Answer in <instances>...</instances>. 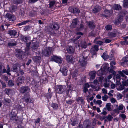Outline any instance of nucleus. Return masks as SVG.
Wrapping results in <instances>:
<instances>
[{"label": "nucleus", "mask_w": 128, "mask_h": 128, "mask_svg": "<svg viewBox=\"0 0 128 128\" xmlns=\"http://www.w3.org/2000/svg\"><path fill=\"white\" fill-rule=\"evenodd\" d=\"M30 87L27 86H22L19 89L20 92L22 94H30L29 92L30 91Z\"/></svg>", "instance_id": "obj_6"}, {"label": "nucleus", "mask_w": 128, "mask_h": 128, "mask_svg": "<svg viewBox=\"0 0 128 128\" xmlns=\"http://www.w3.org/2000/svg\"><path fill=\"white\" fill-rule=\"evenodd\" d=\"M41 58L40 56H36L33 58V60L34 62L36 63H40Z\"/></svg>", "instance_id": "obj_35"}, {"label": "nucleus", "mask_w": 128, "mask_h": 128, "mask_svg": "<svg viewBox=\"0 0 128 128\" xmlns=\"http://www.w3.org/2000/svg\"><path fill=\"white\" fill-rule=\"evenodd\" d=\"M24 77L23 76H21L18 78V83L17 85L18 86H19V84H22L24 82Z\"/></svg>", "instance_id": "obj_28"}, {"label": "nucleus", "mask_w": 128, "mask_h": 128, "mask_svg": "<svg viewBox=\"0 0 128 128\" xmlns=\"http://www.w3.org/2000/svg\"><path fill=\"white\" fill-rule=\"evenodd\" d=\"M31 28V27L29 26H26L24 28V30L25 31H28Z\"/></svg>", "instance_id": "obj_49"}, {"label": "nucleus", "mask_w": 128, "mask_h": 128, "mask_svg": "<svg viewBox=\"0 0 128 128\" xmlns=\"http://www.w3.org/2000/svg\"><path fill=\"white\" fill-rule=\"evenodd\" d=\"M39 46V43L38 42H32L31 44V47L33 49L36 50L37 49Z\"/></svg>", "instance_id": "obj_18"}, {"label": "nucleus", "mask_w": 128, "mask_h": 128, "mask_svg": "<svg viewBox=\"0 0 128 128\" xmlns=\"http://www.w3.org/2000/svg\"><path fill=\"white\" fill-rule=\"evenodd\" d=\"M97 39V38H96L94 39V42L96 44L100 45H101L103 44V43L100 40H96Z\"/></svg>", "instance_id": "obj_45"}, {"label": "nucleus", "mask_w": 128, "mask_h": 128, "mask_svg": "<svg viewBox=\"0 0 128 128\" xmlns=\"http://www.w3.org/2000/svg\"><path fill=\"white\" fill-rule=\"evenodd\" d=\"M24 0H13V2L14 4H21L23 2Z\"/></svg>", "instance_id": "obj_38"}, {"label": "nucleus", "mask_w": 128, "mask_h": 128, "mask_svg": "<svg viewBox=\"0 0 128 128\" xmlns=\"http://www.w3.org/2000/svg\"><path fill=\"white\" fill-rule=\"evenodd\" d=\"M79 22V21L77 18L73 19L72 21L70 26L72 28H74L76 27L78 24Z\"/></svg>", "instance_id": "obj_14"}, {"label": "nucleus", "mask_w": 128, "mask_h": 128, "mask_svg": "<svg viewBox=\"0 0 128 128\" xmlns=\"http://www.w3.org/2000/svg\"><path fill=\"white\" fill-rule=\"evenodd\" d=\"M31 72L32 75L34 77L36 76L38 73V72L36 70H35L34 71H32Z\"/></svg>", "instance_id": "obj_51"}, {"label": "nucleus", "mask_w": 128, "mask_h": 128, "mask_svg": "<svg viewBox=\"0 0 128 128\" xmlns=\"http://www.w3.org/2000/svg\"><path fill=\"white\" fill-rule=\"evenodd\" d=\"M51 89L50 88L48 89V93H47V96L49 98H51L52 95V93L51 92Z\"/></svg>", "instance_id": "obj_37"}, {"label": "nucleus", "mask_w": 128, "mask_h": 128, "mask_svg": "<svg viewBox=\"0 0 128 128\" xmlns=\"http://www.w3.org/2000/svg\"><path fill=\"white\" fill-rule=\"evenodd\" d=\"M50 61H54L56 63L61 64L62 63V60L60 56H51Z\"/></svg>", "instance_id": "obj_7"}, {"label": "nucleus", "mask_w": 128, "mask_h": 128, "mask_svg": "<svg viewBox=\"0 0 128 128\" xmlns=\"http://www.w3.org/2000/svg\"><path fill=\"white\" fill-rule=\"evenodd\" d=\"M88 24L89 28L92 30H94L96 27V24L93 21L88 22Z\"/></svg>", "instance_id": "obj_20"}, {"label": "nucleus", "mask_w": 128, "mask_h": 128, "mask_svg": "<svg viewBox=\"0 0 128 128\" xmlns=\"http://www.w3.org/2000/svg\"><path fill=\"white\" fill-rule=\"evenodd\" d=\"M122 84L124 86H128V82L127 81H122Z\"/></svg>", "instance_id": "obj_60"}, {"label": "nucleus", "mask_w": 128, "mask_h": 128, "mask_svg": "<svg viewBox=\"0 0 128 128\" xmlns=\"http://www.w3.org/2000/svg\"><path fill=\"white\" fill-rule=\"evenodd\" d=\"M111 106V104L110 103H108L106 105V107L108 111H111L112 110Z\"/></svg>", "instance_id": "obj_39"}, {"label": "nucleus", "mask_w": 128, "mask_h": 128, "mask_svg": "<svg viewBox=\"0 0 128 128\" xmlns=\"http://www.w3.org/2000/svg\"><path fill=\"white\" fill-rule=\"evenodd\" d=\"M11 92V90L9 88H6L5 90V92L8 95Z\"/></svg>", "instance_id": "obj_52"}, {"label": "nucleus", "mask_w": 128, "mask_h": 128, "mask_svg": "<svg viewBox=\"0 0 128 128\" xmlns=\"http://www.w3.org/2000/svg\"><path fill=\"white\" fill-rule=\"evenodd\" d=\"M30 21V20H27L26 21H24L23 22H22L18 24V25L19 26H20L22 25H23L24 24H26L28 22H29Z\"/></svg>", "instance_id": "obj_41"}, {"label": "nucleus", "mask_w": 128, "mask_h": 128, "mask_svg": "<svg viewBox=\"0 0 128 128\" xmlns=\"http://www.w3.org/2000/svg\"><path fill=\"white\" fill-rule=\"evenodd\" d=\"M78 123V122L76 120H73L72 121L71 124L72 126H76Z\"/></svg>", "instance_id": "obj_55"}, {"label": "nucleus", "mask_w": 128, "mask_h": 128, "mask_svg": "<svg viewBox=\"0 0 128 128\" xmlns=\"http://www.w3.org/2000/svg\"><path fill=\"white\" fill-rule=\"evenodd\" d=\"M125 88L124 86L122 84H121L119 87V89L120 90H122Z\"/></svg>", "instance_id": "obj_63"}, {"label": "nucleus", "mask_w": 128, "mask_h": 128, "mask_svg": "<svg viewBox=\"0 0 128 128\" xmlns=\"http://www.w3.org/2000/svg\"><path fill=\"white\" fill-rule=\"evenodd\" d=\"M102 57L104 60L109 58L110 60H112L114 58V55L112 53L110 54L109 55L106 54V52H104L102 56Z\"/></svg>", "instance_id": "obj_10"}, {"label": "nucleus", "mask_w": 128, "mask_h": 128, "mask_svg": "<svg viewBox=\"0 0 128 128\" xmlns=\"http://www.w3.org/2000/svg\"><path fill=\"white\" fill-rule=\"evenodd\" d=\"M118 73L119 74L120 76H121L123 78H123L122 79L124 80L126 78V76L124 74V73L122 71H120L118 72Z\"/></svg>", "instance_id": "obj_44"}, {"label": "nucleus", "mask_w": 128, "mask_h": 128, "mask_svg": "<svg viewBox=\"0 0 128 128\" xmlns=\"http://www.w3.org/2000/svg\"><path fill=\"white\" fill-rule=\"evenodd\" d=\"M114 76H116V85H119L120 84V76L119 74H117L115 75H114Z\"/></svg>", "instance_id": "obj_23"}, {"label": "nucleus", "mask_w": 128, "mask_h": 128, "mask_svg": "<svg viewBox=\"0 0 128 128\" xmlns=\"http://www.w3.org/2000/svg\"><path fill=\"white\" fill-rule=\"evenodd\" d=\"M79 46H81L82 48H86L87 47V44L84 41H82L79 44Z\"/></svg>", "instance_id": "obj_29"}, {"label": "nucleus", "mask_w": 128, "mask_h": 128, "mask_svg": "<svg viewBox=\"0 0 128 128\" xmlns=\"http://www.w3.org/2000/svg\"><path fill=\"white\" fill-rule=\"evenodd\" d=\"M105 28L107 30H110L112 28V26L111 25H108L105 26Z\"/></svg>", "instance_id": "obj_50"}, {"label": "nucleus", "mask_w": 128, "mask_h": 128, "mask_svg": "<svg viewBox=\"0 0 128 128\" xmlns=\"http://www.w3.org/2000/svg\"><path fill=\"white\" fill-rule=\"evenodd\" d=\"M10 118L12 120L17 121L15 113L14 112H11L10 114Z\"/></svg>", "instance_id": "obj_22"}, {"label": "nucleus", "mask_w": 128, "mask_h": 128, "mask_svg": "<svg viewBox=\"0 0 128 128\" xmlns=\"http://www.w3.org/2000/svg\"><path fill=\"white\" fill-rule=\"evenodd\" d=\"M109 35L112 37H114L116 36V34L115 33L111 32L109 34Z\"/></svg>", "instance_id": "obj_64"}, {"label": "nucleus", "mask_w": 128, "mask_h": 128, "mask_svg": "<svg viewBox=\"0 0 128 128\" xmlns=\"http://www.w3.org/2000/svg\"><path fill=\"white\" fill-rule=\"evenodd\" d=\"M123 6L125 8H128V0H124Z\"/></svg>", "instance_id": "obj_42"}, {"label": "nucleus", "mask_w": 128, "mask_h": 128, "mask_svg": "<svg viewBox=\"0 0 128 128\" xmlns=\"http://www.w3.org/2000/svg\"><path fill=\"white\" fill-rule=\"evenodd\" d=\"M96 73V71L94 70L90 72L89 75L90 76V79H94L95 78Z\"/></svg>", "instance_id": "obj_24"}, {"label": "nucleus", "mask_w": 128, "mask_h": 128, "mask_svg": "<svg viewBox=\"0 0 128 128\" xmlns=\"http://www.w3.org/2000/svg\"><path fill=\"white\" fill-rule=\"evenodd\" d=\"M10 69L8 64L7 65V70L5 68L3 64H2L0 65V76L2 75L3 73H6L8 75L10 76L11 74L10 73Z\"/></svg>", "instance_id": "obj_3"}, {"label": "nucleus", "mask_w": 128, "mask_h": 128, "mask_svg": "<svg viewBox=\"0 0 128 128\" xmlns=\"http://www.w3.org/2000/svg\"><path fill=\"white\" fill-rule=\"evenodd\" d=\"M4 100L5 102V104L7 106H8V104H6L7 103H9L10 102L11 100L10 99L7 98H4Z\"/></svg>", "instance_id": "obj_46"}, {"label": "nucleus", "mask_w": 128, "mask_h": 128, "mask_svg": "<svg viewBox=\"0 0 128 128\" xmlns=\"http://www.w3.org/2000/svg\"><path fill=\"white\" fill-rule=\"evenodd\" d=\"M17 31L14 30H10L8 32V34L11 36H14L17 34Z\"/></svg>", "instance_id": "obj_26"}, {"label": "nucleus", "mask_w": 128, "mask_h": 128, "mask_svg": "<svg viewBox=\"0 0 128 128\" xmlns=\"http://www.w3.org/2000/svg\"><path fill=\"white\" fill-rule=\"evenodd\" d=\"M30 94H25L24 97L23 98V101L26 103H28L30 100Z\"/></svg>", "instance_id": "obj_21"}, {"label": "nucleus", "mask_w": 128, "mask_h": 128, "mask_svg": "<svg viewBox=\"0 0 128 128\" xmlns=\"http://www.w3.org/2000/svg\"><path fill=\"white\" fill-rule=\"evenodd\" d=\"M5 17L7 18L9 20L12 22L14 21L16 19V18L14 16L8 13L6 14Z\"/></svg>", "instance_id": "obj_15"}, {"label": "nucleus", "mask_w": 128, "mask_h": 128, "mask_svg": "<svg viewBox=\"0 0 128 128\" xmlns=\"http://www.w3.org/2000/svg\"><path fill=\"white\" fill-rule=\"evenodd\" d=\"M71 12L73 13L79 14L80 12V10L78 8H71Z\"/></svg>", "instance_id": "obj_31"}, {"label": "nucleus", "mask_w": 128, "mask_h": 128, "mask_svg": "<svg viewBox=\"0 0 128 128\" xmlns=\"http://www.w3.org/2000/svg\"><path fill=\"white\" fill-rule=\"evenodd\" d=\"M74 58L73 56L72 55H68L66 57V60L68 63L72 62Z\"/></svg>", "instance_id": "obj_25"}, {"label": "nucleus", "mask_w": 128, "mask_h": 128, "mask_svg": "<svg viewBox=\"0 0 128 128\" xmlns=\"http://www.w3.org/2000/svg\"><path fill=\"white\" fill-rule=\"evenodd\" d=\"M30 38L29 36H22L21 37V40H22L25 42H26L30 40Z\"/></svg>", "instance_id": "obj_19"}, {"label": "nucleus", "mask_w": 128, "mask_h": 128, "mask_svg": "<svg viewBox=\"0 0 128 128\" xmlns=\"http://www.w3.org/2000/svg\"><path fill=\"white\" fill-rule=\"evenodd\" d=\"M16 44V42L14 40H12L8 43V46L11 47L12 46H15Z\"/></svg>", "instance_id": "obj_34"}, {"label": "nucleus", "mask_w": 128, "mask_h": 128, "mask_svg": "<svg viewBox=\"0 0 128 128\" xmlns=\"http://www.w3.org/2000/svg\"><path fill=\"white\" fill-rule=\"evenodd\" d=\"M110 60L111 62L110 63V66L107 68V70L110 72L112 73L114 75H115L116 72L113 70V69L116 68L115 66H113V65H115L116 64V61L114 60V58L112 60Z\"/></svg>", "instance_id": "obj_5"}, {"label": "nucleus", "mask_w": 128, "mask_h": 128, "mask_svg": "<svg viewBox=\"0 0 128 128\" xmlns=\"http://www.w3.org/2000/svg\"><path fill=\"white\" fill-rule=\"evenodd\" d=\"M18 66L16 64L14 65L11 68V70L13 72L18 73L19 71V70L18 68Z\"/></svg>", "instance_id": "obj_32"}, {"label": "nucleus", "mask_w": 128, "mask_h": 128, "mask_svg": "<svg viewBox=\"0 0 128 128\" xmlns=\"http://www.w3.org/2000/svg\"><path fill=\"white\" fill-rule=\"evenodd\" d=\"M122 61L127 62H128V56H126L122 58Z\"/></svg>", "instance_id": "obj_56"}, {"label": "nucleus", "mask_w": 128, "mask_h": 128, "mask_svg": "<svg viewBox=\"0 0 128 128\" xmlns=\"http://www.w3.org/2000/svg\"><path fill=\"white\" fill-rule=\"evenodd\" d=\"M16 108L18 110H22L24 107L19 104H18L16 106Z\"/></svg>", "instance_id": "obj_48"}, {"label": "nucleus", "mask_w": 128, "mask_h": 128, "mask_svg": "<svg viewBox=\"0 0 128 128\" xmlns=\"http://www.w3.org/2000/svg\"><path fill=\"white\" fill-rule=\"evenodd\" d=\"M120 64H121L122 66H126L128 64L127 62H125L124 61H123L122 62H121Z\"/></svg>", "instance_id": "obj_61"}, {"label": "nucleus", "mask_w": 128, "mask_h": 128, "mask_svg": "<svg viewBox=\"0 0 128 128\" xmlns=\"http://www.w3.org/2000/svg\"><path fill=\"white\" fill-rule=\"evenodd\" d=\"M120 14L119 16L116 18L114 22L115 24H120L122 20L123 16L125 15L128 14V13L126 10H124L121 11Z\"/></svg>", "instance_id": "obj_2"}, {"label": "nucleus", "mask_w": 128, "mask_h": 128, "mask_svg": "<svg viewBox=\"0 0 128 128\" xmlns=\"http://www.w3.org/2000/svg\"><path fill=\"white\" fill-rule=\"evenodd\" d=\"M76 100L77 102L80 103L84 104V101L82 97H78L76 98Z\"/></svg>", "instance_id": "obj_36"}, {"label": "nucleus", "mask_w": 128, "mask_h": 128, "mask_svg": "<svg viewBox=\"0 0 128 128\" xmlns=\"http://www.w3.org/2000/svg\"><path fill=\"white\" fill-rule=\"evenodd\" d=\"M8 84L10 86H12L14 85V84L11 80H10L8 82Z\"/></svg>", "instance_id": "obj_54"}, {"label": "nucleus", "mask_w": 128, "mask_h": 128, "mask_svg": "<svg viewBox=\"0 0 128 128\" xmlns=\"http://www.w3.org/2000/svg\"><path fill=\"white\" fill-rule=\"evenodd\" d=\"M0 82L2 84V87L4 88L6 87V85L5 83L2 82L1 80H0Z\"/></svg>", "instance_id": "obj_62"}, {"label": "nucleus", "mask_w": 128, "mask_h": 128, "mask_svg": "<svg viewBox=\"0 0 128 128\" xmlns=\"http://www.w3.org/2000/svg\"><path fill=\"white\" fill-rule=\"evenodd\" d=\"M67 52L70 54H72L74 51V46H70L67 49Z\"/></svg>", "instance_id": "obj_27"}, {"label": "nucleus", "mask_w": 128, "mask_h": 128, "mask_svg": "<svg viewBox=\"0 0 128 128\" xmlns=\"http://www.w3.org/2000/svg\"><path fill=\"white\" fill-rule=\"evenodd\" d=\"M55 2L56 1L54 0L50 2L49 4V8H52L54 5L55 4Z\"/></svg>", "instance_id": "obj_43"}, {"label": "nucleus", "mask_w": 128, "mask_h": 128, "mask_svg": "<svg viewBox=\"0 0 128 128\" xmlns=\"http://www.w3.org/2000/svg\"><path fill=\"white\" fill-rule=\"evenodd\" d=\"M56 91L57 93L59 94H61L64 91V89L63 88L62 86L59 85L57 86Z\"/></svg>", "instance_id": "obj_17"}, {"label": "nucleus", "mask_w": 128, "mask_h": 128, "mask_svg": "<svg viewBox=\"0 0 128 128\" xmlns=\"http://www.w3.org/2000/svg\"><path fill=\"white\" fill-rule=\"evenodd\" d=\"M85 53L83 52L82 54H81L79 57V62L80 64L82 66H85L86 65V60L88 58V56H86Z\"/></svg>", "instance_id": "obj_4"}, {"label": "nucleus", "mask_w": 128, "mask_h": 128, "mask_svg": "<svg viewBox=\"0 0 128 128\" xmlns=\"http://www.w3.org/2000/svg\"><path fill=\"white\" fill-rule=\"evenodd\" d=\"M16 54L17 58L20 59H22L24 57V52L20 50H18Z\"/></svg>", "instance_id": "obj_11"}, {"label": "nucleus", "mask_w": 128, "mask_h": 128, "mask_svg": "<svg viewBox=\"0 0 128 128\" xmlns=\"http://www.w3.org/2000/svg\"><path fill=\"white\" fill-rule=\"evenodd\" d=\"M112 13V11L110 10H105L102 13V16L106 18L110 16L111 14Z\"/></svg>", "instance_id": "obj_12"}, {"label": "nucleus", "mask_w": 128, "mask_h": 128, "mask_svg": "<svg viewBox=\"0 0 128 128\" xmlns=\"http://www.w3.org/2000/svg\"><path fill=\"white\" fill-rule=\"evenodd\" d=\"M108 98V96L106 94H105L104 96H102V100L104 101H106L107 100V99Z\"/></svg>", "instance_id": "obj_57"}, {"label": "nucleus", "mask_w": 128, "mask_h": 128, "mask_svg": "<svg viewBox=\"0 0 128 128\" xmlns=\"http://www.w3.org/2000/svg\"><path fill=\"white\" fill-rule=\"evenodd\" d=\"M106 118H107V119L108 121L110 122L112 120L113 117L111 115L108 114V116H106Z\"/></svg>", "instance_id": "obj_47"}, {"label": "nucleus", "mask_w": 128, "mask_h": 128, "mask_svg": "<svg viewBox=\"0 0 128 128\" xmlns=\"http://www.w3.org/2000/svg\"><path fill=\"white\" fill-rule=\"evenodd\" d=\"M10 12H15L17 9V6H12L9 8Z\"/></svg>", "instance_id": "obj_33"}, {"label": "nucleus", "mask_w": 128, "mask_h": 128, "mask_svg": "<svg viewBox=\"0 0 128 128\" xmlns=\"http://www.w3.org/2000/svg\"><path fill=\"white\" fill-rule=\"evenodd\" d=\"M89 35L90 36H96L95 32L93 31L91 32L89 34Z\"/></svg>", "instance_id": "obj_59"}, {"label": "nucleus", "mask_w": 128, "mask_h": 128, "mask_svg": "<svg viewBox=\"0 0 128 128\" xmlns=\"http://www.w3.org/2000/svg\"><path fill=\"white\" fill-rule=\"evenodd\" d=\"M112 9L116 10H121V7L119 4H115L113 6Z\"/></svg>", "instance_id": "obj_30"}, {"label": "nucleus", "mask_w": 128, "mask_h": 128, "mask_svg": "<svg viewBox=\"0 0 128 128\" xmlns=\"http://www.w3.org/2000/svg\"><path fill=\"white\" fill-rule=\"evenodd\" d=\"M101 10V7L98 5L95 6L92 10V11L94 13L96 14L100 12Z\"/></svg>", "instance_id": "obj_16"}, {"label": "nucleus", "mask_w": 128, "mask_h": 128, "mask_svg": "<svg viewBox=\"0 0 128 128\" xmlns=\"http://www.w3.org/2000/svg\"><path fill=\"white\" fill-rule=\"evenodd\" d=\"M51 106L54 110H57L58 108V105L56 103H53L51 104Z\"/></svg>", "instance_id": "obj_40"}, {"label": "nucleus", "mask_w": 128, "mask_h": 128, "mask_svg": "<svg viewBox=\"0 0 128 128\" xmlns=\"http://www.w3.org/2000/svg\"><path fill=\"white\" fill-rule=\"evenodd\" d=\"M98 50V46L97 45H95L92 46L90 50L91 54L92 55V57L95 56H96V52Z\"/></svg>", "instance_id": "obj_8"}, {"label": "nucleus", "mask_w": 128, "mask_h": 128, "mask_svg": "<svg viewBox=\"0 0 128 128\" xmlns=\"http://www.w3.org/2000/svg\"><path fill=\"white\" fill-rule=\"evenodd\" d=\"M66 103L67 104H72L74 102V101L71 100H68L66 101Z\"/></svg>", "instance_id": "obj_53"}, {"label": "nucleus", "mask_w": 128, "mask_h": 128, "mask_svg": "<svg viewBox=\"0 0 128 128\" xmlns=\"http://www.w3.org/2000/svg\"><path fill=\"white\" fill-rule=\"evenodd\" d=\"M60 70L63 75L65 76L67 75L68 70L66 66L64 65H62L61 66Z\"/></svg>", "instance_id": "obj_13"}, {"label": "nucleus", "mask_w": 128, "mask_h": 128, "mask_svg": "<svg viewBox=\"0 0 128 128\" xmlns=\"http://www.w3.org/2000/svg\"><path fill=\"white\" fill-rule=\"evenodd\" d=\"M30 49V47H26L25 49V52L26 54H29Z\"/></svg>", "instance_id": "obj_58"}, {"label": "nucleus", "mask_w": 128, "mask_h": 128, "mask_svg": "<svg viewBox=\"0 0 128 128\" xmlns=\"http://www.w3.org/2000/svg\"><path fill=\"white\" fill-rule=\"evenodd\" d=\"M49 30L50 33L54 35H58L60 33H57L58 30L60 28L59 24L57 23L53 24L50 26Z\"/></svg>", "instance_id": "obj_1"}, {"label": "nucleus", "mask_w": 128, "mask_h": 128, "mask_svg": "<svg viewBox=\"0 0 128 128\" xmlns=\"http://www.w3.org/2000/svg\"><path fill=\"white\" fill-rule=\"evenodd\" d=\"M52 48L50 47L45 48L42 52L43 54L45 56H48L51 53Z\"/></svg>", "instance_id": "obj_9"}]
</instances>
